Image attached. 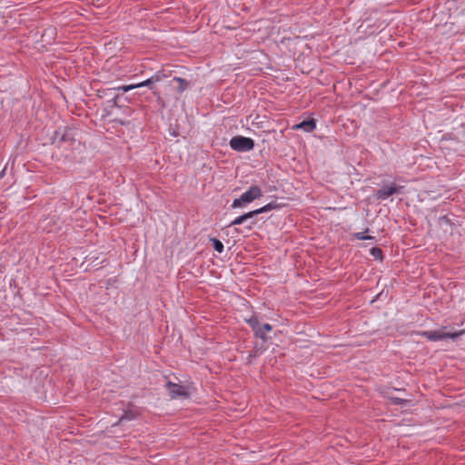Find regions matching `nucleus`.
I'll use <instances>...</instances> for the list:
<instances>
[{
    "label": "nucleus",
    "instance_id": "14",
    "mask_svg": "<svg viewBox=\"0 0 465 465\" xmlns=\"http://www.w3.org/2000/svg\"><path fill=\"white\" fill-rule=\"evenodd\" d=\"M134 418V414L133 412H125L122 418L120 419V421H124V420H131Z\"/></svg>",
    "mask_w": 465,
    "mask_h": 465
},
{
    "label": "nucleus",
    "instance_id": "19",
    "mask_svg": "<svg viewBox=\"0 0 465 465\" xmlns=\"http://www.w3.org/2000/svg\"><path fill=\"white\" fill-rule=\"evenodd\" d=\"M393 401L398 403V402H400V400L399 399H394Z\"/></svg>",
    "mask_w": 465,
    "mask_h": 465
},
{
    "label": "nucleus",
    "instance_id": "3",
    "mask_svg": "<svg viewBox=\"0 0 465 465\" xmlns=\"http://www.w3.org/2000/svg\"><path fill=\"white\" fill-rule=\"evenodd\" d=\"M230 146L237 152H248L254 147V142L251 138L238 135L231 139Z\"/></svg>",
    "mask_w": 465,
    "mask_h": 465
},
{
    "label": "nucleus",
    "instance_id": "5",
    "mask_svg": "<svg viewBox=\"0 0 465 465\" xmlns=\"http://www.w3.org/2000/svg\"><path fill=\"white\" fill-rule=\"evenodd\" d=\"M161 80V76L159 74H155L153 76H152L151 78L142 82V83H139V84H130V85H123V86H120L118 87V90H122L123 92H128L130 90H133V89H135V88H139V87H143V86H149L150 88H152V84L156 83V82H159Z\"/></svg>",
    "mask_w": 465,
    "mask_h": 465
},
{
    "label": "nucleus",
    "instance_id": "1",
    "mask_svg": "<svg viewBox=\"0 0 465 465\" xmlns=\"http://www.w3.org/2000/svg\"><path fill=\"white\" fill-rule=\"evenodd\" d=\"M463 333H464L463 330L460 331H447V327H442L439 330L423 331V332H421V335L426 337L429 341H441V340H446V339L454 340V339L461 336Z\"/></svg>",
    "mask_w": 465,
    "mask_h": 465
},
{
    "label": "nucleus",
    "instance_id": "13",
    "mask_svg": "<svg viewBox=\"0 0 465 465\" xmlns=\"http://www.w3.org/2000/svg\"><path fill=\"white\" fill-rule=\"evenodd\" d=\"M212 242H213V248L216 252H218L220 253L223 252V244L221 241H219L215 238H213Z\"/></svg>",
    "mask_w": 465,
    "mask_h": 465
},
{
    "label": "nucleus",
    "instance_id": "4",
    "mask_svg": "<svg viewBox=\"0 0 465 465\" xmlns=\"http://www.w3.org/2000/svg\"><path fill=\"white\" fill-rule=\"evenodd\" d=\"M401 186H398L396 184H391L389 186H384L377 191L376 197L378 200H385L388 197L400 193Z\"/></svg>",
    "mask_w": 465,
    "mask_h": 465
},
{
    "label": "nucleus",
    "instance_id": "16",
    "mask_svg": "<svg viewBox=\"0 0 465 465\" xmlns=\"http://www.w3.org/2000/svg\"><path fill=\"white\" fill-rule=\"evenodd\" d=\"M355 237L358 239V240H366V239H371L372 237L371 236H366L364 234V232H357L355 233Z\"/></svg>",
    "mask_w": 465,
    "mask_h": 465
},
{
    "label": "nucleus",
    "instance_id": "17",
    "mask_svg": "<svg viewBox=\"0 0 465 465\" xmlns=\"http://www.w3.org/2000/svg\"><path fill=\"white\" fill-rule=\"evenodd\" d=\"M263 334L265 335V331H271L272 327L269 323L261 324Z\"/></svg>",
    "mask_w": 465,
    "mask_h": 465
},
{
    "label": "nucleus",
    "instance_id": "18",
    "mask_svg": "<svg viewBox=\"0 0 465 465\" xmlns=\"http://www.w3.org/2000/svg\"><path fill=\"white\" fill-rule=\"evenodd\" d=\"M254 224V222H251L248 225H247V228L251 229L252 227V225Z\"/></svg>",
    "mask_w": 465,
    "mask_h": 465
},
{
    "label": "nucleus",
    "instance_id": "8",
    "mask_svg": "<svg viewBox=\"0 0 465 465\" xmlns=\"http://www.w3.org/2000/svg\"><path fill=\"white\" fill-rule=\"evenodd\" d=\"M254 216H256L254 211L249 212L235 218L232 222H231L229 226L242 224L248 222V220L252 219Z\"/></svg>",
    "mask_w": 465,
    "mask_h": 465
},
{
    "label": "nucleus",
    "instance_id": "12",
    "mask_svg": "<svg viewBox=\"0 0 465 465\" xmlns=\"http://www.w3.org/2000/svg\"><path fill=\"white\" fill-rule=\"evenodd\" d=\"M74 130L72 129H64L62 134L61 140L62 141H70L73 140Z\"/></svg>",
    "mask_w": 465,
    "mask_h": 465
},
{
    "label": "nucleus",
    "instance_id": "15",
    "mask_svg": "<svg viewBox=\"0 0 465 465\" xmlns=\"http://www.w3.org/2000/svg\"><path fill=\"white\" fill-rule=\"evenodd\" d=\"M371 254L374 256L375 259H381V250L379 248H372Z\"/></svg>",
    "mask_w": 465,
    "mask_h": 465
},
{
    "label": "nucleus",
    "instance_id": "10",
    "mask_svg": "<svg viewBox=\"0 0 465 465\" xmlns=\"http://www.w3.org/2000/svg\"><path fill=\"white\" fill-rule=\"evenodd\" d=\"M173 81L178 83V91L180 93L183 92L188 87V82L181 77H174Z\"/></svg>",
    "mask_w": 465,
    "mask_h": 465
},
{
    "label": "nucleus",
    "instance_id": "2",
    "mask_svg": "<svg viewBox=\"0 0 465 465\" xmlns=\"http://www.w3.org/2000/svg\"><path fill=\"white\" fill-rule=\"evenodd\" d=\"M262 196V193L261 188L257 185H252L246 192H244L239 198L234 199L232 207H242L244 204L252 203V201L259 199Z\"/></svg>",
    "mask_w": 465,
    "mask_h": 465
},
{
    "label": "nucleus",
    "instance_id": "11",
    "mask_svg": "<svg viewBox=\"0 0 465 465\" xmlns=\"http://www.w3.org/2000/svg\"><path fill=\"white\" fill-rule=\"evenodd\" d=\"M274 208H275V204L271 203H268L259 209L254 210V213H255V215H258L260 213L269 212Z\"/></svg>",
    "mask_w": 465,
    "mask_h": 465
},
{
    "label": "nucleus",
    "instance_id": "9",
    "mask_svg": "<svg viewBox=\"0 0 465 465\" xmlns=\"http://www.w3.org/2000/svg\"><path fill=\"white\" fill-rule=\"evenodd\" d=\"M315 122L313 120L303 121L294 126L295 129H302L305 132H312L315 128Z\"/></svg>",
    "mask_w": 465,
    "mask_h": 465
},
{
    "label": "nucleus",
    "instance_id": "6",
    "mask_svg": "<svg viewBox=\"0 0 465 465\" xmlns=\"http://www.w3.org/2000/svg\"><path fill=\"white\" fill-rule=\"evenodd\" d=\"M167 387H168L169 394L171 395L172 398H178V397L187 398V397H189V392H188L187 389L183 386H181V385H178L175 383H172V382H168Z\"/></svg>",
    "mask_w": 465,
    "mask_h": 465
},
{
    "label": "nucleus",
    "instance_id": "7",
    "mask_svg": "<svg viewBox=\"0 0 465 465\" xmlns=\"http://www.w3.org/2000/svg\"><path fill=\"white\" fill-rule=\"evenodd\" d=\"M248 324L252 328L256 337L265 341L267 338L263 334L261 324L256 317H252L247 321Z\"/></svg>",
    "mask_w": 465,
    "mask_h": 465
}]
</instances>
